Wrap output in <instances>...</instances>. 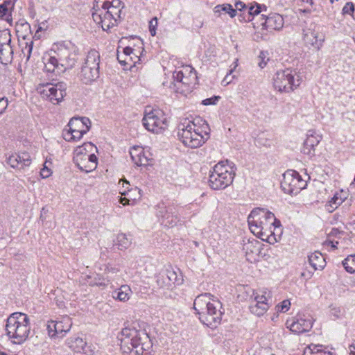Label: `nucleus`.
Instances as JSON below:
<instances>
[{
    "mask_svg": "<svg viewBox=\"0 0 355 355\" xmlns=\"http://www.w3.org/2000/svg\"><path fill=\"white\" fill-rule=\"evenodd\" d=\"M79 77L83 83L89 84L99 77V70L82 66Z\"/></svg>",
    "mask_w": 355,
    "mask_h": 355,
    "instance_id": "nucleus-22",
    "label": "nucleus"
},
{
    "mask_svg": "<svg viewBox=\"0 0 355 355\" xmlns=\"http://www.w3.org/2000/svg\"><path fill=\"white\" fill-rule=\"evenodd\" d=\"M344 233H345L344 230L343 231V230H340L339 228H332L329 234L331 236H336L339 234H344Z\"/></svg>",
    "mask_w": 355,
    "mask_h": 355,
    "instance_id": "nucleus-62",
    "label": "nucleus"
},
{
    "mask_svg": "<svg viewBox=\"0 0 355 355\" xmlns=\"http://www.w3.org/2000/svg\"><path fill=\"white\" fill-rule=\"evenodd\" d=\"M322 347V346L317 345H310L304 351V355H313L316 352V351H319V349Z\"/></svg>",
    "mask_w": 355,
    "mask_h": 355,
    "instance_id": "nucleus-50",
    "label": "nucleus"
},
{
    "mask_svg": "<svg viewBox=\"0 0 355 355\" xmlns=\"http://www.w3.org/2000/svg\"><path fill=\"white\" fill-rule=\"evenodd\" d=\"M211 297L207 293L199 295L194 300L193 309L203 324L214 329L220 323L223 312L221 303Z\"/></svg>",
    "mask_w": 355,
    "mask_h": 355,
    "instance_id": "nucleus-3",
    "label": "nucleus"
},
{
    "mask_svg": "<svg viewBox=\"0 0 355 355\" xmlns=\"http://www.w3.org/2000/svg\"><path fill=\"white\" fill-rule=\"evenodd\" d=\"M274 214L261 208H255L248 217V223L250 231L258 237L264 240V236H268L270 230Z\"/></svg>",
    "mask_w": 355,
    "mask_h": 355,
    "instance_id": "nucleus-5",
    "label": "nucleus"
},
{
    "mask_svg": "<svg viewBox=\"0 0 355 355\" xmlns=\"http://www.w3.org/2000/svg\"><path fill=\"white\" fill-rule=\"evenodd\" d=\"M156 283L158 287L161 288H168L171 286L168 282V278L164 271L159 272L156 277Z\"/></svg>",
    "mask_w": 355,
    "mask_h": 355,
    "instance_id": "nucleus-40",
    "label": "nucleus"
},
{
    "mask_svg": "<svg viewBox=\"0 0 355 355\" xmlns=\"http://www.w3.org/2000/svg\"><path fill=\"white\" fill-rule=\"evenodd\" d=\"M30 329V320L25 313H13L7 319L6 335L15 344H22L28 338Z\"/></svg>",
    "mask_w": 355,
    "mask_h": 355,
    "instance_id": "nucleus-4",
    "label": "nucleus"
},
{
    "mask_svg": "<svg viewBox=\"0 0 355 355\" xmlns=\"http://www.w3.org/2000/svg\"><path fill=\"white\" fill-rule=\"evenodd\" d=\"M331 315L335 318H339L341 315V309L340 307H332L330 310Z\"/></svg>",
    "mask_w": 355,
    "mask_h": 355,
    "instance_id": "nucleus-59",
    "label": "nucleus"
},
{
    "mask_svg": "<svg viewBox=\"0 0 355 355\" xmlns=\"http://www.w3.org/2000/svg\"><path fill=\"white\" fill-rule=\"evenodd\" d=\"M8 8L5 4H0V18H3L6 15Z\"/></svg>",
    "mask_w": 355,
    "mask_h": 355,
    "instance_id": "nucleus-61",
    "label": "nucleus"
},
{
    "mask_svg": "<svg viewBox=\"0 0 355 355\" xmlns=\"http://www.w3.org/2000/svg\"><path fill=\"white\" fill-rule=\"evenodd\" d=\"M263 139H264L263 135L262 134V135L259 136V137L257 139V142L259 145H263V146H270V141H268L267 139H266V141H263Z\"/></svg>",
    "mask_w": 355,
    "mask_h": 355,
    "instance_id": "nucleus-60",
    "label": "nucleus"
},
{
    "mask_svg": "<svg viewBox=\"0 0 355 355\" xmlns=\"http://www.w3.org/2000/svg\"><path fill=\"white\" fill-rule=\"evenodd\" d=\"M8 105V100L7 98L3 97L0 98V113H3Z\"/></svg>",
    "mask_w": 355,
    "mask_h": 355,
    "instance_id": "nucleus-55",
    "label": "nucleus"
},
{
    "mask_svg": "<svg viewBox=\"0 0 355 355\" xmlns=\"http://www.w3.org/2000/svg\"><path fill=\"white\" fill-rule=\"evenodd\" d=\"M77 166L83 171L86 173L94 171L98 164V159L94 153L85 155L84 156L78 155V158H74Z\"/></svg>",
    "mask_w": 355,
    "mask_h": 355,
    "instance_id": "nucleus-13",
    "label": "nucleus"
},
{
    "mask_svg": "<svg viewBox=\"0 0 355 355\" xmlns=\"http://www.w3.org/2000/svg\"><path fill=\"white\" fill-rule=\"evenodd\" d=\"M183 208L178 205H176L175 211L172 213H167L165 217L163 218L162 224L168 227H172L177 225L179 220V215L182 214Z\"/></svg>",
    "mask_w": 355,
    "mask_h": 355,
    "instance_id": "nucleus-23",
    "label": "nucleus"
},
{
    "mask_svg": "<svg viewBox=\"0 0 355 355\" xmlns=\"http://www.w3.org/2000/svg\"><path fill=\"white\" fill-rule=\"evenodd\" d=\"M309 262L310 265L315 270H322L325 266V260L323 255L318 251L312 253L308 257Z\"/></svg>",
    "mask_w": 355,
    "mask_h": 355,
    "instance_id": "nucleus-26",
    "label": "nucleus"
},
{
    "mask_svg": "<svg viewBox=\"0 0 355 355\" xmlns=\"http://www.w3.org/2000/svg\"><path fill=\"white\" fill-rule=\"evenodd\" d=\"M130 153L132 161L137 166H148L153 164V159L147 156L141 148H134Z\"/></svg>",
    "mask_w": 355,
    "mask_h": 355,
    "instance_id": "nucleus-18",
    "label": "nucleus"
},
{
    "mask_svg": "<svg viewBox=\"0 0 355 355\" xmlns=\"http://www.w3.org/2000/svg\"><path fill=\"white\" fill-rule=\"evenodd\" d=\"M95 148L97 150V148L91 142L85 143L83 146H78L75 150V157L78 158V155L80 157L85 155H88V153L92 152L93 149Z\"/></svg>",
    "mask_w": 355,
    "mask_h": 355,
    "instance_id": "nucleus-30",
    "label": "nucleus"
},
{
    "mask_svg": "<svg viewBox=\"0 0 355 355\" xmlns=\"http://www.w3.org/2000/svg\"><path fill=\"white\" fill-rule=\"evenodd\" d=\"M11 44V34L8 30L0 31V46Z\"/></svg>",
    "mask_w": 355,
    "mask_h": 355,
    "instance_id": "nucleus-42",
    "label": "nucleus"
},
{
    "mask_svg": "<svg viewBox=\"0 0 355 355\" xmlns=\"http://www.w3.org/2000/svg\"><path fill=\"white\" fill-rule=\"evenodd\" d=\"M235 7H236V10H241V11H243V15H245V10L247 9V6L243 3V2L241 1H238L235 3Z\"/></svg>",
    "mask_w": 355,
    "mask_h": 355,
    "instance_id": "nucleus-58",
    "label": "nucleus"
},
{
    "mask_svg": "<svg viewBox=\"0 0 355 355\" xmlns=\"http://www.w3.org/2000/svg\"><path fill=\"white\" fill-rule=\"evenodd\" d=\"M262 26L267 30H280L284 26V19L279 14H274L267 17Z\"/></svg>",
    "mask_w": 355,
    "mask_h": 355,
    "instance_id": "nucleus-20",
    "label": "nucleus"
},
{
    "mask_svg": "<svg viewBox=\"0 0 355 355\" xmlns=\"http://www.w3.org/2000/svg\"><path fill=\"white\" fill-rule=\"evenodd\" d=\"M157 26V18L155 17L149 21V31L152 36L156 35V27Z\"/></svg>",
    "mask_w": 355,
    "mask_h": 355,
    "instance_id": "nucleus-49",
    "label": "nucleus"
},
{
    "mask_svg": "<svg viewBox=\"0 0 355 355\" xmlns=\"http://www.w3.org/2000/svg\"><path fill=\"white\" fill-rule=\"evenodd\" d=\"M304 41L307 45L313 46L319 50L324 40V35L315 30L308 29L304 33Z\"/></svg>",
    "mask_w": 355,
    "mask_h": 355,
    "instance_id": "nucleus-16",
    "label": "nucleus"
},
{
    "mask_svg": "<svg viewBox=\"0 0 355 355\" xmlns=\"http://www.w3.org/2000/svg\"><path fill=\"white\" fill-rule=\"evenodd\" d=\"M173 78L175 81L180 83V81L183 80V78H184V73L182 70H176L173 73Z\"/></svg>",
    "mask_w": 355,
    "mask_h": 355,
    "instance_id": "nucleus-54",
    "label": "nucleus"
},
{
    "mask_svg": "<svg viewBox=\"0 0 355 355\" xmlns=\"http://www.w3.org/2000/svg\"><path fill=\"white\" fill-rule=\"evenodd\" d=\"M306 186V181L302 178L298 172L293 170H288L283 174L281 188L285 193L297 195Z\"/></svg>",
    "mask_w": 355,
    "mask_h": 355,
    "instance_id": "nucleus-12",
    "label": "nucleus"
},
{
    "mask_svg": "<svg viewBox=\"0 0 355 355\" xmlns=\"http://www.w3.org/2000/svg\"><path fill=\"white\" fill-rule=\"evenodd\" d=\"M249 309L252 313L259 317L263 315L269 309V304L268 303H261L260 301H252Z\"/></svg>",
    "mask_w": 355,
    "mask_h": 355,
    "instance_id": "nucleus-29",
    "label": "nucleus"
},
{
    "mask_svg": "<svg viewBox=\"0 0 355 355\" xmlns=\"http://www.w3.org/2000/svg\"><path fill=\"white\" fill-rule=\"evenodd\" d=\"M55 58L53 54L49 55V57L46 59V62H44V69L48 72H55L58 73V64L53 62V60Z\"/></svg>",
    "mask_w": 355,
    "mask_h": 355,
    "instance_id": "nucleus-39",
    "label": "nucleus"
},
{
    "mask_svg": "<svg viewBox=\"0 0 355 355\" xmlns=\"http://www.w3.org/2000/svg\"><path fill=\"white\" fill-rule=\"evenodd\" d=\"M290 306V301L288 300H285L281 302L280 305L277 306V309L278 311L285 313L289 309Z\"/></svg>",
    "mask_w": 355,
    "mask_h": 355,
    "instance_id": "nucleus-48",
    "label": "nucleus"
},
{
    "mask_svg": "<svg viewBox=\"0 0 355 355\" xmlns=\"http://www.w3.org/2000/svg\"><path fill=\"white\" fill-rule=\"evenodd\" d=\"M223 11L227 14L232 18L236 16V10L233 8L232 6L230 3H224L222 5H217L214 8V12L215 14L219 16L221 12Z\"/></svg>",
    "mask_w": 355,
    "mask_h": 355,
    "instance_id": "nucleus-31",
    "label": "nucleus"
},
{
    "mask_svg": "<svg viewBox=\"0 0 355 355\" xmlns=\"http://www.w3.org/2000/svg\"><path fill=\"white\" fill-rule=\"evenodd\" d=\"M89 131V128H85V130H76L74 132H67L64 134V139L71 141H78L83 136Z\"/></svg>",
    "mask_w": 355,
    "mask_h": 355,
    "instance_id": "nucleus-35",
    "label": "nucleus"
},
{
    "mask_svg": "<svg viewBox=\"0 0 355 355\" xmlns=\"http://www.w3.org/2000/svg\"><path fill=\"white\" fill-rule=\"evenodd\" d=\"M243 250L245 252L246 259L252 261L256 259V257L259 255L261 250V243L257 239H248L247 242H244Z\"/></svg>",
    "mask_w": 355,
    "mask_h": 355,
    "instance_id": "nucleus-17",
    "label": "nucleus"
},
{
    "mask_svg": "<svg viewBox=\"0 0 355 355\" xmlns=\"http://www.w3.org/2000/svg\"><path fill=\"white\" fill-rule=\"evenodd\" d=\"M90 286H105V283L104 282V279L101 276L97 275L96 277L92 280L91 282H88Z\"/></svg>",
    "mask_w": 355,
    "mask_h": 355,
    "instance_id": "nucleus-51",
    "label": "nucleus"
},
{
    "mask_svg": "<svg viewBox=\"0 0 355 355\" xmlns=\"http://www.w3.org/2000/svg\"><path fill=\"white\" fill-rule=\"evenodd\" d=\"M272 83L274 88L278 92L290 93L300 85L301 79L295 70L286 68L275 73Z\"/></svg>",
    "mask_w": 355,
    "mask_h": 355,
    "instance_id": "nucleus-9",
    "label": "nucleus"
},
{
    "mask_svg": "<svg viewBox=\"0 0 355 355\" xmlns=\"http://www.w3.org/2000/svg\"><path fill=\"white\" fill-rule=\"evenodd\" d=\"M235 171L229 162L220 161L209 172V185L214 190L224 189L232 184Z\"/></svg>",
    "mask_w": 355,
    "mask_h": 355,
    "instance_id": "nucleus-6",
    "label": "nucleus"
},
{
    "mask_svg": "<svg viewBox=\"0 0 355 355\" xmlns=\"http://www.w3.org/2000/svg\"><path fill=\"white\" fill-rule=\"evenodd\" d=\"M132 291L129 286L122 285L119 289L112 293V297L121 302H126L129 300Z\"/></svg>",
    "mask_w": 355,
    "mask_h": 355,
    "instance_id": "nucleus-27",
    "label": "nucleus"
},
{
    "mask_svg": "<svg viewBox=\"0 0 355 355\" xmlns=\"http://www.w3.org/2000/svg\"><path fill=\"white\" fill-rule=\"evenodd\" d=\"M55 324V321H51V322H49V324L47 325V329H48L49 335L51 337H55V336H57V333H55L53 331V324Z\"/></svg>",
    "mask_w": 355,
    "mask_h": 355,
    "instance_id": "nucleus-56",
    "label": "nucleus"
},
{
    "mask_svg": "<svg viewBox=\"0 0 355 355\" xmlns=\"http://www.w3.org/2000/svg\"><path fill=\"white\" fill-rule=\"evenodd\" d=\"M66 343L67 346L75 352H82L87 355H92L93 354V350L92 349L91 346L88 345L87 343L81 338H69L67 340Z\"/></svg>",
    "mask_w": 355,
    "mask_h": 355,
    "instance_id": "nucleus-15",
    "label": "nucleus"
},
{
    "mask_svg": "<svg viewBox=\"0 0 355 355\" xmlns=\"http://www.w3.org/2000/svg\"><path fill=\"white\" fill-rule=\"evenodd\" d=\"M123 53L125 55L128 56V57H130L129 59L130 60H132V55H133L136 59H137L138 60H140V58L139 57H138L135 53H134V49L131 47H129V46H127L125 48L123 49Z\"/></svg>",
    "mask_w": 355,
    "mask_h": 355,
    "instance_id": "nucleus-52",
    "label": "nucleus"
},
{
    "mask_svg": "<svg viewBox=\"0 0 355 355\" xmlns=\"http://www.w3.org/2000/svg\"><path fill=\"white\" fill-rule=\"evenodd\" d=\"M66 89L67 84L64 82L40 84L37 88L43 98L49 100L53 104H58L63 100L67 94Z\"/></svg>",
    "mask_w": 355,
    "mask_h": 355,
    "instance_id": "nucleus-10",
    "label": "nucleus"
},
{
    "mask_svg": "<svg viewBox=\"0 0 355 355\" xmlns=\"http://www.w3.org/2000/svg\"><path fill=\"white\" fill-rule=\"evenodd\" d=\"M261 12V6L259 4H256L255 6H251L247 7L245 10V15H243V20L245 21H250L253 19L254 16L258 15Z\"/></svg>",
    "mask_w": 355,
    "mask_h": 355,
    "instance_id": "nucleus-34",
    "label": "nucleus"
},
{
    "mask_svg": "<svg viewBox=\"0 0 355 355\" xmlns=\"http://www.w3.org/2000/svg\"><path fill=\"white\" fill-rule=\"evenodd\" d=\"M51 174V170L46 166H44V168L40 171V175L42 178H49Z\"/></svg>",
    "mask_w": 355,
    "mask_h": 355,
    "instance_id": "nucleus-57",
    "label": "nucleus"
},
{
    "mask_svg": "<svg viewBox=\"0 0 355 355\" xmlns=\"http://www.w3.org/2000/svg\"><path fill=\"white\" fill-rule=\"evenodd\" d=\"M219 99H220V96H214L211 98H208L203 100L202 104L205 105H216Z\"/></svg>",
    "mask_w": 355,
    "mask_h": 355,
    "instance_id": "nucleus-53",
    "label": "nucleus"
},
{
    "mask_svg": "<svg viewBox=\"0 0 355 355\" xmlns=\"http://www.w3.org/2000/svg\"><path fill=\"white\" fill-rule=\"evenodd\" d=\"M67 126L69 127L67 132L85 130V128H89V130L91 121L87 117H73L71 119Z\"/></svg>",
    "mask_w": 355,
    "mask_h": 355,
    "instance_id": "nucleus-21",
    "label": "nucleus"
},
{
    "mask_svg": "<svg viewBox=\"0 0 355 355\" xmlns=\"http://www.w3.org/2000/svg\"><path fill=\"white\" fill-rule=\"evenodd\" d=\"M167 278H168V282H169L170 286H172L173 284H181L182 282V279L181 277H178L176 272L173 270H166L164 271Z\"/></svg>",
    "mask_w": 355,
    "mask_h": 355,
    "instance_id": "nucleus-38",
    "label": "nucleus"
},
{
    "mask_svg": "<svg viewBox=\"0 0 355 355\" xmlns=\"http://www.w3.org/2000/svg\"><path fill=\"white\" fill-rule=\"evenodd\" d=\"M343 202V198L338 197L337 194L334 195V196L329 202V204L327 205V210L329 212H332Z\"/></svg>",
    "mask_w": 355,
    "mask_h": 355,
    "instance_id": "nucleus-41",
    "label": "nucleus"
},
{
    "mask_svg": "<svg viewBox=\"0 0 355 355\" xmlns=\"http://www.w3.org/2000/svg\"><path fill=\"white\" fill-rule=\"evenodd\" d=\"M116 241L118 248L121 250L127 249L131 244V239L126 234L122 233L117 235Z\"/></svg>",
    "mask_w": 355,
    "mask_h": 355,
    "instance_id": "nucleus-37",
    "label": "nucleus"
},
{
    "mask_svg": "<svg viewBox=\"0 0 355 355\" xmlns=\"http://www.w3.org/2000/svg\"><path fill=\"white\" fill-rule=\"evenodd\" d=\"M100 54L96 50H91L88 52L83 66L99 70Z\"/></svg>",
    "mask_w": 355,
    "mask_h": 355,
    "instance_id": "nucleus-24",
    "label": "nucleus"
},
{
    "mask_svg": "<svg viewBox=\"0 0 355 355\" xmlns=\"http://www.w3.org/2000/svg\"><path fill=\"white\" fill-rule=\"evenodd\" d=\"M209 126L205 121L197 119L184 120L178 126V137L187 147L196 148L209 138Z\"/></svg>",
    "mask_w": 355,
    "mask_h": 355,
    "instance_id": "nucleus-2",
    "label": "nucleus"
},
{
    "mask_svg": "<svg viewBox=\"0 0 355 355\" xmlns=\"http://www.w3.org/2000/svg\"><path fill=\"white\" fill-rule=\"evenodd\" d=\"M101 3L105 6L109 7L112 10L118 13L121 16V10L123 8V4L121 0H101Z\"/></svg>",
    "mask_w": 355,
    "mask_h": 355,
    "instance_id": "nucleus-33",
    "label": "nucleus"
},
{
    "mask_svg": "<svg viewBox=\"0 0 355 355\" xmlns=\"http://www.w3.org/2000/svg\"><path fill=\"white\" fill-rule=\"evenodd\" d=\"M175 209H176V205H166L164 202H160L156 206V216L162 223L166 214L175 211Z\"/></svg>",
    "mask_w": 355,
    "mask_h": 355,
    "instance_id": "nucleus-28",
    "label": "nucleus"
},
{
    "mask_svg": "<svg viewBox=\"0 0 355 355\" xmlns=\"http://www.w3.org/2000/svg\"><path fill=\"white\" fill-rule=\"evenodd\" d=\"M355 12V7L352 2H347L344 6L342 13L343 15H350L354 17V13Z\"/></svg>",
    "mask_w": 355,
    "mask_h": 355,
    "instance_id": "nucleus-46",
    "label": "nucleus"
},
{
    "mask_svg": "<svg viewBox=\"0 0 355 355\" xmlns=\"http://www.w3.org/2000/svg\"><path fill=\"white\" fill-rule=\"evenodd\" d=\"M315 148L316 147L313 146H307L305 145V142H304V145L302 148V153L304 155H306L309 157H312L315 155Z\"/></svg>",
    "mask_w": 355,
    "mask_h": 355,
    "instance_id": "nucleus-45",
    "label": "nucleus"
},
{
    "mask_svg": "<svg viewBox=\"0 0 355 355\" xmlns=\"http://www.w3.org/2000/svg\"><path fill=\"white\" fill-rule=\"evenodd\" d=\"M145 128L153 133H160L168 127V120L164 112L159 109L146 112L142 119Z\"/></svg>",
    "mask_w": 355,
    "mask_h": 355,
    "instance_id": "nucleus-11",
    "label": "nucleus"
},
{
    "mask_svg": "<svg viewBox=\"0 0 355 355\" xmlns=\"http://www.w3.org/2000/svg\"><path fill=\"white\" fill-rule=\"evenodd\" d=\"M8 164L12 168L24 169L31 164V159L29 153L22 152L20 154H14L10 155L6 160Z\"/></svg>",
    "mask_w": 355,
    "mask_h": 355,
    "instance_id": "nucleus-14",
    "label": "nucleus"
},
{
    "mask_svg": "<svg viewBox=\"0 0 355 355\" xmlns=\"http://www.w3.org/2000/svg\"><path fill=\"white\" fill-rule=\"evenodd\" d=\"M117 338L121 342V349L123 354L132 355H148L153 347L148 334L144 329L123 328Z\"/></svg>",
    "mask_w": 355,
    "mask_h": 355,
    "instance_id": "nucleus-1",
    "label": "nucleus"
},
{
    "mask_svg": "<svg viewBox=\"0 0 355 355\" xmlns=\"http://www.w3.org/2000/svg\"><path fill=\"white\" fill-rule=\"evenodd\" d=\"M92 17L94 21L101 24L103 31H108L112 27L117 26L121 21V17L109 7L101 3V0H94Z\"/></svg>",
    "mask_w": 355,
    "mask_h": 355,
    "instance_id": "nucleus-8",
    "label": "nucleus"
},
{
    "mask_svg": "<svg viewBox=\"0 0 355 355\" xmlns=\"http://www.w3.org/2000/svg\"><path fill=\"white\" fill-rule=\"evenodd\" d=\"M322 135L316 134L315 130H309L307 137L304 141L305 145L307 146H313L317 147V146L322 140Z\"/></svg>",
    "mask_w": 355,
    "mask_h": 355,
    "instance_id": "nucleus-32",
    "label": "nucleus"
},
{
    "mask_svg": "<svg viewBox=\"0 0 355 355\" xmlns=\"http://www.w3.org/2000/svg\"><path fill=\"white\" fill-rule=\"evenodd\" d=\"M266 292H261V294L259 293L258 291L254 292L252 297H254L253 302L260 301L261 303H268V299L266 296Z\"/></svg>",
    "mask_w": 355,
    "mask_h": 355,
    "instance_id": "nucleus-47",
    "label": "nucleus"
},
{
    "mask_svg": "<svg viewBox=\"0 0 355 355\" xmlns=\"http://www.w3.org/2000/svg\"><path fill=\"white\" fill-rule=\"evenodd\" d=\"M33 42L31 41L29 42H26L25 46L22 48L21 52H22V54L24 55V57H26V62L28 61L31 58V52L33 50Z\"/></svg>",
    "mask_w": 355,
    "mask_h": 355,
    "instance_id": "nucleus-44",
    "label": "nucleus"
},
{
    "mask_svg": "<svg viewBox=\"0 0 355 355\" xmlns=\"http://www.w3.org/2000/svg\"><path fill=\"white\" fill-rule=\"evenodd\" d=\"M0 53L2 56L5 57L6 58L11 59L13 51L10 44L0 46Z\"/></svg>",
    "mask_w": 355,
    "mask_h": 355,
    "instance_id": "nucleus-43",
    "label": "nucleus"
},
{
    "mask_svg": "<svg viewBox=\"0 0 355 355\" xmlns=\"http://www.w3.org/2000/svg\"><path fill=\"white\" fill-rule=\"evenodd\" d=\"M53 62L58 64V73L72 69L77 62V49L71 43L56 45L53 51Z\"/></svg>",
    "mask_w": 355,
    "mask_h": 355,
    "instance_id": "nucleus-7",
    "label": "nucleus"
},
{
    "mask_svg": "<svg viewBox=\"0 0 355 355\" xmlns=\"http://www.w3.org/2000/svg\"><path fill=\"white\" fill-rule=\"evenodd\" d=\"M286 324L288 325V327L290 328L291 331L297 334L309 331L313 326V323L311 320L303 318H299L296 320H293L290 324H288V321H287Z\"/></svg>",
    "mask_w": 355,
    "mask_h": 355,
    "instance_id": "nucleus-19",
    "label": "nucleus"
},
{
    "mask_svg": "<svg viewBox=\"0 0 355 355\" xmlns=\"http://www.w3.org/2000/svg\"><path fill=\"white\" fill-rule=\"evenodd\" d=\"M349 355H355V340L349 347Z\"/></svg>",
    "mask_w": 355,
    "mask_h": 355,
    "instance_id": "nucleus-64",
    "label": "nucleus"
},
{
    "mask_svg": "<svg viewBox=\"0 0 355 355\" xmlns=\"http://www.w3.org/2000/svg\"><path fill=\"white\" fill-rule=\"evenodd\" d=\"M313 355H333L332 353L330 352H325L323 351L321 348L319 349V351H316Z\"/></svg>",
    "mask_w": 355,
    "mask_h": 355,
    "instance_id": "nucleus-63",
    "label": "nucleus"
},
{
    "mask_svg": "<svg viewBox=\"0 0 355 355\" xmlns=\"http://www.w3.org/2000/svg\"><path fill=\"white\" fill-rule=\"evenodd\" d=\"M342 263L347 272L355 273V254L347 256Z\"/></svg>",
    "mask_w": 355,
    "mask_h": 355,
    "instance_id": "nucleus-36",
    "label": "nucleus"
},
{
    "mask_svg": "<svg viewBox=\"0 0 355 355\" xmlns=\"http://www.w3.org/2000/svg\"><path fill=\"white\" fill-rule=\"evenodd\" d=\"M71 327L70 319L67 317L63 318L62 320L55 321V324H53V331L57 333V337L61 338L70 330Z\"/></svg>",
    "mask_w": 355,
    "mask_h": 355,
    "instance_id": "nucleus-25",
    "label": "nucleus"
}]
</instances>
